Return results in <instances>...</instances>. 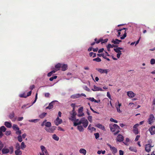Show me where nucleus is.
<instances>
[{
  "label": "nucleus",
  "instance_id": "nucleus-50",
  "mask_svg": "<svg viewBox=\"0 0 155 155\" xmlns=\"http://www.w3.org/2000/svg\"><path fill=\"white\" fill-rule=\"evenodd\" d=\"M87 119L90 122H91L92 121V117L91 116H89L87 117Z\"/></svg>",
  "mask_w": 155,
  "mask_h": 155
},
{
  "label": "nucleus",
  "instance_id": "nucleus-23",
  "mask_svg": "<svg viewBox=\"0 0 155 155\" xmlns=\"http://www.w3.org/2000/svg\"><path fill=\"white\" fill-rule=\"evenodd\" d=\"M53 101L51 102V103H50L49 105L48 106L46 107V109H51L53 108Z\"/></svg>",
  "mask_w": 155,
  "mask_h": 155
},
{
  "label": "nucleus",
  "instance_id": "nucleus-19",
  "mask_svg": "<svg viewBox=\"0 0 155 155\" xmlns=\"http://www.w3.org/2000/svg\"><path fill=\"white\" fill-rule=\"evenodd\" d=\"M80 97V94H76L73 95L71 96V98L73 99H75L79 98Z\"/></svg>",
  "mask_w": 155,
  "mask_h": 155
},
{
  "label": "nucleus",
  "instance_id": "nucleus-7",
  "mask_svg": "<svg viewBox=\"0 0 155 155\" xmlns=\"http://www.w3.org/2000/svg\"><path fill=\"white\" fill-rule=\"evenodd\" d=\"M96 70L97 71L99 72L101 74L105 73L107 74L108 72L109 71L108 69H103L101 68H96Z\"/></svg>",
  "mask_w": 155,
  "mask_h": 155
},
{
  "label": "nucleus",
  "instance_id": "nucleus-28",
  "mask_svg": "<svg viewBox=\"0 0 155 155\" xmlns=\"http://www.w3.org/2000/svg\"><path fill=\"white\" fill-rule=\"evenodd\" d=\"M129 149L131 151L134 152H137V150L135 147H130L129 148Z\"/></svg>",
  "mask_w": 155,
  "mask_h": 155
},
{
  "label": "nucleus",
  "instance_id": "nucleus-42",
  "mask_svg": "<svg viewBox=\"0 0 155 155\" xmlns=\"http://www.w3.org/2000/svg\"><path fill=\"white\" fill-rule=\"evenodd\" d=\"M57 76H54L50 78L49 79V80L51 81H52L54 79H56L57 78Z\"/></svg>",
  "mask_w": 155,
  "mask_h": 155
},
{
  "label": "nucleus",
  "instance_id": "nucleus-52",
  "mask_svg": "<svg viewBox=\"0 0 155 155\" xmlns=\"http://www.w3.org/2000/svg\"><path fill=\"white\" fill-rule=\"evenodd\" d=\"M116 108L117 109V112H119V113L121 112V111L120 109V107H118V106H116Z\"/></svg>",
  "mask_w": 155,
  "mask_h": 155
},
{
  "label": "nucleus",
  "instance_id": "nucleus-2",
  "mask_svg": "<svg viewBox=\"0 0 155 155\" xmlns=\"http://www.w3.org/2000/svg\"><path fill=\"white\" fill-rule=\"evenodd\" d=\"M109 127L110 131L112 132H114V135H116L120 132V128L119 126L116 124H114L112 125H110Z\"/></svg>",
  "mask_w": 155,
  "mask_h": 155
},
{
  "label": "nucleus",
  "instance_id": "nucleus-51",
  "mask_svg": "<svg viewBox=\"0 0 155 155\" xmlns=\"http://www.w3.org/2000/svg\"><path fill=\"white\" fill-rule=\"evenodd\" d=\"M9 149L10 150V153H12L13 152V147L12 146L9 147Z\"/></svg>",
  "mask_w": 155,
  "mask_h": 155
},
{
  "label": "nucleus",
  "instance_id": "nucleus-5",
  "mask_svg": "<svg viewBox=\"0 0 155 155\" xmlns=\"http://www.w3.org/2000/svg\"><path fill=\"white\" fill-rule=\"evenodd\" d=\"M83 107H81L78 110V116L79 117H83L84 116V114L83 113Z\"/></svg>",
  "mask_w": 155,
  "mask_h": 155
},
{
  "label": "nucleus",
  "instance_id": "nucleus-30",
  "mask_svg": "<svg viewBox=\"0 0 155 155\" xmlns=\"http://www.w3.org/2000/svg\"><path fill=\"white\" fill-rule=\"evenodd\" d=\"M52 138L55 140L58 141L59 140V137L56 134H54L52 136Z\"/></svg>",
  "mask_w": 155,
  "mask_h": 155
},
{
  "label": "nucleus",
  "instance_id": "nucleus-63",
  "mask_svg": "<svg viewBox=\"0 0 155 155\" xmlns=\"http://www.w3.org/2000/svg\"><path fill=\"white\" fill-rule=\"evenodd\" d=\"M35 86L34 85H32L30 86V89L32 90L35 88Z\"/></svg>",
  "mask_w": 155,
  "mask_h": 155
},
{
  "label": "nucleus",
  "instance_id": "nucleus-10",
  "mask_svg": "<svg viewBox=\"0 0 155 155\" xmlns=\"http://www.w3.org/2000/svg\"><path fill=\"white\" fill-rule=\"evenodd\" d=\"M149 130L151 135H153L155 134V127L152 126L149 129Z\"/></svg>",
  "mask_w": 155,
  "mask_h": 155
},
{
  "label": "nucleus",
  "instance_id": "nucleus-39",
  "mask_svg": "<svg viewBox=\"0 0 155 155\" xmlns=\"http://www.w3.org/2000/svg\"><path fill=\"white\" fill-rule=\"evenodd\" d=\"M112 43H114L115 45H117L119 44V42L117 41H116V39L115 40L114 39H113L111 41Z\"/></svg>",
  "mask_w": 155,
  "mask_h": 155
},
{
  "label": "nucleus",
  "instance_id": "nucleus-41",
  "mask_svg": "<svg viewBox=\"0 0 155 155\" xmlns=\"http://www.w3.org/2000/svg\"><path fill=\"white\" fill-rule=\"evenodd\" d=\"M127 36V33L126 32V31H124V33L123 35L120 38L121 39H124Z\"/></svg>",
  "mask_w": 155,
  "mask_h": 155
},
{
  "label": "nucleus",
  "instance_id": "nucleus-16",
  "mask_svg": "<svg viewBox=\"0 0 155 155\" xmlns=\"http://www.w3.org/2000/svg\"><path fill=\"white\" fill-rule=\"evenodd\" d=\"M31 91L28 92L27 94V96H24L25 94H21L20 95V97H27L31 95Z\"/></svg>",
  "mask_w": 155,
  "mask_h": 155
},
{
  "label": "nucleus",
  "instance_id": "nucleus-1",
  "mask_svg": "<svg viewBox=\"0 0 155 155\" xmlns=\"http://www.w3.org/2000/svg\"><path fill=\"white\" fill-rule=\"evenodd\" d=\"M73 121H74V126H76L82 124L84 127L86 128L88 124V121L85 117L82 118L80 120H79L78 119H76Z\"/></svg>",
  "mask_w": 155,
  "mask_h": 155
},
{
  "label": "nucleus",
  "instance_id": "nucleus-25",
  "mask_svg": "<svg viewBox=\"0 0 155 155\" xmlns=\"http://www.w3.org/2000/svg\"><path fill=\"white\" fill-rule=\"evenodd\" d=\"M15 153L16 155H21L22 154L21 151L19 149L15 150Z\"/></svg>",
  "mask_w": 155,
  "mask_h": 155
},
{
  "label": "nucleus",
  "instance_id": "nucleus-9",
  "mask_svg": "<svg viewBox=\"0 0 155 155\" xmlns=\"http://www.w3.org/2000/svg\"><path fill=\"white\" fill-rule=\"evenodd\" d=\"M62 122V119H60L58 117H57L56 120L54 121L55 124L57 126H58L59 124H61Z\"/></svg>",
  "mask_w": 155,
  "mask_h": 155
},
{
  "label": "nucleus",
  "instance_id": "nucleus-33",
  "mask_svg": "<svg viewBox=\"0 0 155 155\" xmlns=\"http://www.w3.org/2000/svg\"><path fill=\"white\" fill-rule=\"evenodd\" d=\"M41 149L42 153H44V152L46 150V149L45 147L43 145H41L40 147Z\"/></svg>",
  "mask_w": 155,
  "mask_h": 155
},
{
  "label": "nucleus",
  "instance_id": "nucleus-18",
  "mask_svg": "<svg viewBox=\"0 0 155 155\" xmlns=\"http://www.w3.org/2000/svg\"><path fill=\"white\" fill-rule=\"evenodd\" d=\"M2 152L3 154H6L9 152V150L8 149L4 148L2 149Z\"/></svg>",
  "mask_w": 155,
  "mask_h": 155
},
{
  "label": "nucleus",
  "instance_id": "nucleus-64",
  "mask_svg": "<svg viewBox=\"0 0 155 155\" xmlns=\"http://www.w3.org/2000/svg\"><path fill=\"white\" fill-rule=\"evenodd\" d=\"M119 152L120 155H124V152L122 150H120Z\"/></svg>",
  "mask_w": 155,
  "mask_h": 155
},
{
  "label": "nucleus",
  "instance_id": "nucleus-20",
  "mask_svg": "<svg viewBox=\"0 0 155 155\" xmlns=\"http://www.w3.org/2000/svg\"><path fill=\"white\" fill-rule=\"evenodd\" d=\"M4 124L8 128H11L12 126L11 123L8 122H5Z\"/></svg>",
  "mask_w": 155,
  "mask_h": 155
},
{
  "label": "nucleus",
  "instance_id": "nucleus-31",
  "mask_svg": "<svg viewBox=\"0 0 155 155\" xmlns=\"http://www.w3.org/2000/svg\"><path fill=\"white\" fill-rule=\"evenodd\" d=\"M127 28H123L120 29L118 30V31H117L118 32L117 36L119 37V36H120L121 33H120V31H122L123 30H127Z\"/></svg>",
  "mask_w": 155,
  "mask_h": 155
},
{
  "label": "nucleus",
  "instance_id": "nucleus-3",
  "mask_svg": "<svg viewBox=\"0 0 155 155\" xmlns=\"http://www.w3.org/2000/svg\"><path fill=\"white\" fill-rule=\"evenodd\" d=\"M148 143V144L145 145V149L147 152H149L150 151L151 148L154 146V145L151 144L152 141L151 139L149 140Z\"/></svg>",
  "mask_w": 155,
  "mask_h": 155
},
{
  "label": "nucleus",
  "instance_id": "nucleus-36",
  "mask_svg": "<svg viewBox=\"0 0 155 155\" xmlns=\"http://www.w3.org/2000/svg\"><path fill=\"white\" fill-rule=\"evenodd\" d=\"M101 44L105 43H106L108 41V39L107 38H106L104 40L101 38Z\"/></svg>",
  "mask_w": 155,
  "mask_h": 155
},
{
  "label": "nucleus",
  "instance_id": "nucleus-58",
  "mask_svg": "<svg viewBox=\"0 0 155 155\" xmlns=\"http://www.w3.org/2000/svg\"><path fill=\"white\" fill-rule=\"evenodd\" d=\"M87 99L92 102H94V101L95 100L93 97H89Z\"/></svg>",
  "mask_w": 155,
  "mask_h": 155
},
{
  "label": "nucleus",
  "instance_id": "nucleus-35",
  "mask_svg": "<svg viewBox=\"0 0 155 155\" xmlns=\"http://www.w3.org/2000/svg\"><path fill=\"white\" fill-rule=\"evenodd\" d=\"M45 126L47 127H50L51 126V123L50 122H46Z\"/></svg>",
  "mask_w": 155,
  "mask_h": 155
},
{
  "label": "nucleus",
  "instance_id": "nucleus-47",
  "mask_svg": "<svg viewBox=\"0 0 155 155\" xmlns=\"http://www.w3.org/2000/svg\"><path fill=\"white\" fill-rule=\"evenodd\" d=\"M97 55L98 57H101V56H102L104 58V57L106 56L104 53L101 54H97Z\"/></svg>",
  "mask_w": 155,
  "mask_h": 155
},
{
  "label": "nucleus",
  "instance_id": "nucleus-59",
  "mask_svg": "<svg viewBox=\"0 0 155 155\" xmlns=\"http://www.w3.org/2000/svg\"><path fill=\"white\" fill-rule=\"evenodd\" d=\"M37 95H38L37 93H36V95H35V99L34 101L32 103V105L33 104H34L36 102V101L37 100V98H38Z\"/></svg>",
  "mask_w": 155,
  "mask_h": 155
},
{
  "label": "nucleus",
  "instance_id": "nucleus-53",
  "mask_svg": "<svg viewBox=\"0 0 155 155\" xmlns=\"http://www.w3.org/2000/svg\"><path fill=\"white\" fill-rule=\"evenodd\" d=\"M114 50L117 53H118L119 52H120V50L119 49H118V47L116 48H114Z\"/></svg>",
  "mask_w": 155,
  "mask_h": 155
},
{
  "label": "nucleus",
  "instance_id": "nucleus-15",
  "mask_svg": "<svg viewBox=\"0 0 155 155\" xmlns=\"http://www.w3.org/2000/svg\"><path fill=\"white\" fill-rule=\"evenodd\" d=\"M95 126L101 129L104 130H105V129L104 126H102L101 124H96Z\"/></svg>",
  "mask_w": 155,
  "mask_h": 155
},
{
  "label": "nucleus",
  "instance_id": "nucleus-27",
  "mask_svg": "<svg viewBox=\"0 0 155 155\" xmlns=\"http://www.w3.org/2000/svg\"><path fill=\"white\" fill-rule=\"evenodd\" d=\"M12 128L14 130L16 131L17 130H19V128L18 127V126L16 124H13V125Z\"/></svg>",
  "mask_w": 155,
  "mask_h": 155
},
{
  "label": "nucleus",
  "instance_id": "nucleus-14",
  "mask_svg": "<svg viewBox=\"0 0 155 155\" xmlns=\"http://www.w3.org/2000/svg\"><path fill=\"white\" fill-rule=\"evenodd\" d=\"M61 64L58 63V64L55 65V69L54 70L55 71V72L56 71L60 70V68H61Z\"/></svg>",
  "mask_w": 155,
  "mask_h": 155
},
{
  "label": "nucleus",
  "instance_id": "nucleus-12",
  "mask_svg": "<svg viewBox=\"0 0 155 155\" xmlns=\"http://www.w3.org/2000/svg\"><path fill=\"white\" fill-rule=\"evenodd\" d=\"M127 95L130 97L133 98L136 95V94L132 91H129L127 92Z\"/></svg>",
  "mask_w": 155,
  "mask_h": 155
},
{
  "label": "nucleus",
  "instance_id": "nucleus-13",
  "mask_svg": "<svg viewBox=\"0 0 155 155\" xmlns=\"http://www.w3.org/2000/svg\"><path fill=\"white\" fill-rule=\"evenodd\" d=\"M92 90L94 91H104V90L101 88L98 87L95 85L94 86V88L92 89Z\"/></svg>",
  "mask_w": 155,
  "mask_h": 155
},
{
  "label": "nucleus",
  "instance_id": "nucleus-48",
  "mask_svg": "<svg viewBox=\"0 0 155 155\" xmlns=\"http://www.w3.org/2000/svg\"><path fill=\"white\" fill-rule=\"evenodd\" d=\"M94 41H95V42H96V44H98L100 42H101V38L100 39H99V40H97V38H95L94 39Z\"/></svg>",
  "mask_w": 155,
  "mask_h": 155
},
{
  "label": "nucleus",
  "instance_id": "nucleus-61",
  "mask_svg": "<svg viewBox=\"0 0 155 155\" xmlns=\"http://www.w3.org/2000/svg\"><path fill=\"white\" fill-rule=\"evenodd\" d=\"M104 48H102L101 49H100L98 51V52L99 53L102 52L103 51H104Z\"/></svg>",
  "mask_w": 155,
  "mask_h": 155
},
{
  "label": "nucleus",
  "instance_id": "nucleus-8",
  "mask_svg": "<svg viewBox=\"0 0 155 155\" xmlns=\"http://www.w3.org/2000/svg\"><path fill=\"white\" fill-rule=\"evenodd\" d=\"M124 140V137L121 134H119L118 135L116 138L117 141L121 142L123 141Z\"/></svg>",
  "mask_w": 155,
  "mask_h": 155
},
{
  "label": "nucleus",
  "instance_id": "nucleus-44",
  "mask_svg": "<svg viewBox=\"0 0 155 155\" xmlns=\"http://www.w3.org/2000/svg\"><path fill=\"white\" fill-rule=\"evenodd\" d=\"M150 63L151 64H155V59L153 58L151 59L150 61Z\"/></svg>",
  "mask_w": 155,
  "mask_h": 155
},
{
  "label": "nucleus",
  "instance_id": "nucleus-55",
  "mask_svg": "<svg viewBox=\"0 0 155 155\" xmlns=\"http://www.w3.org/2000/svg\"><path fill=\"white\" fill-rule=\"evenodd\" d=\"M21 130H17L16 132V134L17 135H19L21 134Z\"/></svg>",
  "mask_w": 155,
  "mask_h": 155
},
{
  "label": "nucleus",
  "instance_id": "nucleus-45",
  "mask_svg": "<svg viewBox=\"0 0 155 155\" xmlns=\"http://www.w3.org/2000/svg\"><path fill=\"white\" fill-rule=\"evenodd\" d=\"M133 132L135 134H138V129H134Z\"/></svg>",
  "mask_w": 155,
  "mask_h": 155
},
{
  "label": "nucleus",
  "instance_id": "nucleus-4",
  "mask_svg": "<svg viewBox=\"0 0 155 155\" xmlns=\"http://www.w3.org/2000/svg\"><path fill=\"white\" fill-rule=\"evenodd\" d=\"M70 117H69V119L71 121H73L76 119V116L77 113L75 110H72L69 112Z\"/></svg>",
  "mask_w": 155,
  "mask_h": 155
},
{
  "label": "nucleus",
  "instance_id": "nucleus-17",
  "mask_svg": "<svg viewBox=\"0 0 155 155\" xmlns=\"http://www.w3.org/2000/svg\"><path fill=\"white\" fill-rule=\"evenodd\" d=\"M68 66L66 64H61V70L62 71H65L67 68Z\"/></svg>",
  "mask_w": 155,
  "mask_h": 155
},
{
  "label": "nucleus",
  "instance_id": "nucleus-32",
  "mask_svg": "<svg viewBox=\"0 0 155 155\" xmlns=\"http://www.w3.org/2000/svg\"><path fill=\"white\" fill-rule=\"evenodd\" d=\"M6 128L4 126H2L0 127V131L2 132H4L6 130Z\"/></svg>",
  "mask_w": 155,
  "mask_h": 155
},
{
  "label": "nucleus",
  "instance_id": "nucleus-24",
  "mask_svg": "<svg viewBox=\"0 0 155 155\" xmlns=\"http://www.w3.org/2000/svg\"><path fill=\"white\" fill-rule=\"evenodd\" d=\"M110 150L112 151V153L113 154H115L117 152V149L115 147H113L112 148L110 149Z\"/></svg>",
  "mask_w": 155,
  "mask_h": 155
},
{
  "label": "nucleus",
  "instance_id": "nucleus-34",
  "mask_svg": "<svg viewBox=\"0 0 155 155\" xmlns=\"http://www.w3.org/2000/svg\"><path fill=\"white\" fill-rule=\"evenodd\" d=\"M55 72V71L54 70H53V71L50 72L48 73L47 74V76L48 77H50L51 76V75L53 74Z\"/></svg>",
  "mask_w": 155,
  "mask_h": 155
},
{
  "label": "nucleus",
  "instance_id": "nucleus-49",
  "mask_svg": "<svg viewBox=\"0 0 155 155\" xmlns=\"http://www.w3.org/2000/svg\"><path fill=\"white\" fill-rule=\"evenodd\" d=\"M75 104L74 103H72L71 104V106L73 108L72 110H73V111L75 110Z\"/></svg>",
  "mask_w": 155,
  "mask_h": 155
},
{
  "label": "nucleus",
  "instance_id": "nucleus-60",
  "mask_svg": "<svg viewBox=\"0 0 155 155\" xmlns=\"http://www.w3.org/2000/svg\"><path fill=\"white\" fill-rule=\"evenodd\" d=\"M140 137V135H137L136 136V138H135V141H138V140H139V138Z\"/></svg>",
  "mask_w": 155,
  "mask_h": 155
},
{
  "label": "nucleus",
  "instance_id": "nucleus-54",
  "mask_svg": "<svg viewBox=\"0 0 155 155\" xmlns=\"http://www.w3.org/2000/svg\"><path fill=\"white\" fill-rule=\"evenodd\" d=\"M95 138L97 139L99 137V134L98 133H96L94 134Z\"/></svg>",
  "mask_w": 155,
  "mask_h": 155
},
{
  "label": "nucleus",
  "instance_id": "nucleus-38",
  "mask_svg": "<svg viewBox=\"0 0 155 155\" xmlns=\"http://www.w3.org/2000/svg\"><path fill=\"white\" fill-rule=\"evenodd\" d=\"M21 148L22 150L24 149L26 147V145L25 144V143L24 142H22L21 144Z\"/></svg>",
  "mask_w": 155,
  "mask_h": 155
},
{
  "label": "nucleus",
  "instance_id": "nucleus-21",
  "mask_svg": "<svg viewBox=\"0 0 155 155\" xmlns=\"http://www.w3.org/2000/svg\"><path fill=\"white\" fill-rule=\"evenodd\" d=\"M79 152L80 153H83L84 155H85L86 153V150L83 148H81L79 150Z\"/></svg>",
  "mask_w": 155,
  "mask_h": 155
},
{
  "label": "nucleus",
  "instance_id": "nucleus-62",
  "mask_svg": "<svg viewBox=\"0 0 155 155\" xmlns=\"http://www.w3.org/2000/svg\"><path fill=\"white\" fill-rule=\"evenodd\" d=\"M11 131H6L5 132V134L6 135H9L11 134Z\"/></svg>",
  "mask_w": 155,
  "mask_h": 155
},
{
  "label": "nucleus",
  "instance_id": "nucleus-43",
  "mask_svg": "<svg viewBox=\"0 0 155 155\" xmlns=\"http://www.w3.org/2000/svg\"><path fill=\"white\" fill-rule=\"evenodd\" d=\"M38 120V119H35L29 120H28V121L29 122H31L35 123L36 122H37Z\"/></svg>",
  "mask_w": 155,
  "mask_h": 155
},
{
  "label": "nucleus",
  "instance_id": "nucleus-29",
  "mask_svg": "<svg viewBox=\"0 0 155 155\" xmlns=\"http://www.w3.org/2000/svg\"><path fill=\"white\" fill-rule=\"evenodd\" d=\"M47 114V113L44 112L39 115V117L41 118H44Z\"/></svg>",
  "mask_w": 155,
  "mask_h": 155
},
{
  "label": "nucleus",
  "instance_id": "nucleus-56",
  "mask_svg": "<svg viewBox=\"0 0 155 155\" xmlns=\"http://www.w3.org/2000/svg\"><path fill=\"white\" fill-rule=\"evenodd\" d=\"M110 120L111 122H113L115 123H117L118 122L117 120H114L112 118H110Z\"/></svg>",
  "mask_w": 155,
  "mask_h": 155
},
{
  "label": "nucleus",
  "instance_id": "nucleus-46",
  "mask_svg": "<svg viewBox=\"0 0 155 155\" xmlns=\"http://www.w3.org/2000/svg\"><path fill=\"white\" fill-rule=\"evenodd\" d=\"M18 140L19 142H21L22 140V137L21 135H19L18 137Z\"/></svg>",
  "mask_w": 155,
  "mask_h": 155
},
{
  "label": "nucleus",
  "instance_id": "nucleus-6",
  "mask_svg": "<svg viewBox=\"0 0 155 155\" xmlns=\"http://www.w3.org/2000/svg\"><path fill=\"white\" fill-rule=\"evenodd\" d=\"M155 120V118L154 116L152 114H151L149 116V117L148 119V123L151 124L153 123Z\"/></svg>",
  "mask_w": 155,
  "mask_h": 155
},
{
  "label": "nucleus",
  "instance_id": "nucleus-37",
  "mask_svg": "<svg viewBox=\"0 0 155 155\" xmlns=\"http://www.w3.org/2000/svg\"><path fill=\"white\" fill-rule=\"evenodd\" d=\"M94 61H95L97 62H99L101 61V59L99 57H97L96 58H94L93 59Z\"/></svg>",
  "mask_w": 155,
  "mask_h": 155
},
{
  "label": "nucleus",
  "instance_id": "nucleus-40",
  "mask_svg": "<svg viewBox=\"0 0 155 155\" xmlns=\"http://www.w3.org/2000/svg\"><path fill=\"white\" fill-rule=\"evenodd\" d=\"M4 145L2 142L0 140V151L4 147Z\"/></svg>",
  "mask_w": 155,
  "mask_h": 155
},
{
  "label": "nucleus",
  "instance_id": "nucleus-11",
  "mask_svg": "<svg viewBox=\"0 0 155 155\" xmlns=\"http://www.w3.org/2000/svg\"><path fill=\"white\" fill-rule=\"evenodd\" d=\"M45 129L47 131L50 133H53L55 129V127H53L49 128H45Z\"/></svg>",
  "mask_w": 155,
  "mask_h": 155
},
{
  "label": "nucleus",
  "instance_id": "nucleus-57",
  "mask_svg": "<svg viewBox=\"0 0 155 155\" xmlns=\"http://www.w3.org/2000/svg\"><path fill=\"white\" fill-rule=\"evenodd\" d=\"M90 109L94 113H96L97 114H99V113L98 112H97L95 110H94V109H93L92 107H91V106H90Z\"/></svg>",
  "mask_w": 155,
  "mask_h": 155
},
{
  "label": "nucleus",
  "instance_id": "nucleus-26",
  "mask_svg": "<svg viewBox=\"0 0 155 155\" xmlns=\"http://www.w3.org/2000/svg\"><path fill=\"white\" fill-rule=\"evenodd\" d=\"M15 117V114L13 112H12V113H10L9 115V117L10 119L12 120V119L14 117Z\"/></svg>",
  "mask_w": 155,
  "mask_h": 155
},
{
  "label": "nucleus",
  "instance_id": "nucleus-22",
  "mask_svg": "<svg viewBox=\"0 0 155 155\" xmlns=\"http://www.w3.org/2000/svg\"><path fill=\"white\" fill-rule=\"evenodd\" d=\"M83 127V126L81 125H78L77 127V129L79 131L83 132L84 130V129Z\"/></svg>",
  "mask_w": 155,
  "mask_h": 155
}]
</instances>
